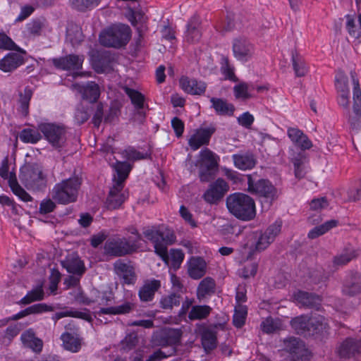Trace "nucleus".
Returning <instances> with one entry per match:
<instances>
[{"mask_svg": "<svg viewBox=\"0 0 361 361\" xmlns=\"http://www.w3.org/2000/svg\"><path fill=\"white\" fill-rule=\"evenodd\" d=\"M144 236L154 245V252L161 259L168 263L170 260L171 267L178 269L184 259L185 255L181 250L171 249L170 255L168 246L176 241V235L169 228L159 226L145 228Z\"/></svg>", "mask_w": 361, "mask_h": 361, "instance_id": "1", "label": "nucleus"}, {"mask_svg": "<svg viewBox=\"0 0 361 361\" xmlns=\"http://www.w3.org/2000/svg\"><path fill=\"white\" fill-rule=\"evenodd\" d=\"M120 153L126 161H116L114 164V171L117 175V178L114 176V209L121 207L128 197V192L123 190V188L125 181L133 168V164L129 161L151 159L150 152H141L132 147H128Z\"/></svg>", "mask_w": 361, "mask_h": 361, "instance_id": "2", "label": "nucleus"}, {"mask_svg": "<svg viewBox=\"0 0 361 361\" xmlns=\"http://www.w3.org/2000/svg\"><path fill=\"white\" fill-rule=\"evenodd\" d=\"M229 212L238 219L248 221L256 216L255 202L252 197L242 192H235L226 197Z\"/></svg>", "mask_w": 361, "mask_h": 361, "instance_id": "3", "label": "nucleus"}, {"mask_svg": "<svg viewBox=\"0 0 361 361\" xmlns=\"http://www.w3.org/2000/svg\"><path fill=\"white\" fill-rule=\"evenodd\" d=\"M247 190L257 197L263 210H269L279 197V190L267 179L255 181L251 175H247Z\"/></svg>", "mask_w": 361, "mask_h": 361, "instance_id": "4", "label": "nucleus"}, {"mask_svg": "<svg viewBox=\"0 0 361 361\" xmlns=\"http://www.w3.org/2000/svg\"><path fill=\"white\" fill-rule=\"evenodd\" d=\"M81 180L73 177L56 184L51 192V198L59 204H68L77 200Z\"/></svg>", "mask_w": 361, "mask_h": 361, "instance_id": "5", "label": "nucleus"}, {"mask_svg": "<svg viewBox=\"0 0 361 361\" xmlns=\"http://www.w3.org/2000/svg\"><path fill=\"white\" fill-rule=\"evenodd\" d=\"M20 179L28 190L41 191L46 188L47 180L42 167L37 163H26L20 169Z\"/></svg>", "mask_w": 361, "mask_h": 361, "instance_id": "6", "label": "nucleus"}, {"mask_svg": "<svg viewBox=\"0 0 361 361\" xmlns=\"http://www.w3.org/2000/svg\"><path fill=\"white\" fill-rule=\"evenodd\" d=\"M39 130L47 142L55 149L63 147L66 142L67 130L64 125L44 123L39 125Z\"/></svg>", "mask_w": 361, "mask_h": 361, "instance_id": "7", "label": "nucleus"}, {"mask_svg": "<svg viewBox=\"0 0 361 361\" xmlns=\"http://www.w3.org/2000/svg\"><path fill=\"white\" fill-rule=\"evenodd\" d=\"M350 76L353 85V106L352 113L349 108L347 109L348 123L352 130L357 132L361 128V90L356 73L351 71Z\"/></svg>", "mask_w": 361, "mask_h": 361, "instance_id": "8", "label": "nucleus"}, {"mask_svg": "<svg viewBox=\"0 0 361 361\" xmlns=\"http://www.w3.org/2000/svg\"><path fill=\"white\" fill-rule=\"evenodd\" d=\"M232 50L234 57L243 63L250 61L255 53L254 44L245 37L240 36L233 41Z\"/></svg>", "mask_w": 361, "mask_h": 361, "instance_id": "9", "label": "nucleus"}, {"mask_svg": "<svg viewBox=\"0 0 361 361\" xmlns=\"http://www.w3.org/2000/svg\"><path fill=\"white\" fill-rule=\"evenodd\" d=\"M335 88L337 92V102L345 109H348L350 104V88L347 75L341 70L336 72L334 80Z\"/></svg>", "mask_w": 361, "mask_h": 361, "instance_id": "10", "label": "nucleus"}, {"mask_svg": "<svg viewBox=\"0 0 361 361\" xmlns=\"http://www.w3.org/2000/svg\"><path fill=\"white\" fill-rule=\"evenodd\" d=\"M228 190V185L222 178H218L209 185L203 195L204 200L209 204H217Z\"/></svg>", "mask_w": 361, "mask_h": 361, "instance_id": "11", "label": "nucleus"}, {"mask_svg": "<svg viewBox=\"0 0 361 361\" xmlns=\"http://www.w3.org/2000/svg\"><path fill=\"white\" fill-rule=\"evenodd\" d=\"M92 64L94 70L99 73H106L112 70L113 60L109 51L99 50L91 56Z\"/></svg>", "mask_w": 361, "mask_h": 361, "instance_id": "12", "label": "nucleus"}, {"mask_svg": "<svg viewBox=\"0 0 361 361\" xmlns=\"http://www.w3.org/2000/svg\"><path fill=\"white\" fill-rule=\"evenodd\" d=\"M53 65L63 71H78L82 68L84 61L82 55L69 54L66 56L53 59Z\"/></svg>", "mask_w": 361, "mask_h": 361, "instance_id": "13", "label": "nucleus"}, {"mask_svg": "<svg viewBox=\"0 0 361 361\" xmlns=\"http://www.w3.org/2000/svg\"><path fill=\"white\" fill-rule=\"evenodd\" d=\"M343 295L354 297L361 293V274L356 271L349 272L343 283Z\"/></svg>", "mask_w": 361, "mask_h": 361, "instance_id": "14", "label": "nucleus"}, {"mask_svg": "<svg viewBox=\"0 0 361 361\" xmlns=\"http://www.w3.org/2000/svg\"><path fill=\"white\" fill-rule=\"evenodd\" d=\"M180 329H168L164 330L155 339V344L161 347H167L178 345L182 336Z\"/></svg>", "mask_w": 361, "mask_h": 361, "instance_id": "15", "label": "nucleus"}, {"mask_svg": "<svg viewBox=\"0 0 361 361\" xmlns=\"http://www.w3.org/2000/svg\"><path fill=\"white\" fill-rule=\"evenodd\" d=\"M219 326L214 325L213 327H207L204 324H197L196 332L201 335L202 343L206 350H213L216 346V331L215 329Z\"/></svg>", "mask_w": 361, "mask_h": 361, "instance_id": "16", "label": "nucleus"}, {"mask_svg": "<svg viewBox=\"0 0 361 361\" xmlns=\"http://www.w3.org/2000/svg\"><path fill=\"white\" fill-rule=\"evenodd\" d=\"M216 131L213 126L200 128L190 138L188 144L193 150H197L202 145H208L212 135Z\"/></svg>", "mask_w": 361, "mask_h": 361, "instance_id": "17", "label": "nucleus"}, {"mask_svg": "<svg viewBox=\"0 0 361 361\" xmlns=\"http://www.w3.org/2000/svg\"><path fill=\"white\" fill-rule=\"evenodd\" d=\"M123 89L130 99L131 103L135 109V116H137L140 118V122L142 123L146 116L145 112L143 111L145 96L137 90L127 86H123Z\"/></svg>", "mask_w": 361, "mask_h": 361, "instance_id": "18", "label": "nucleus"}, {"mask_svg": "<svg viewBox=\"0 0 361 361\" xmlns=\"http://www.w3.org/2000/svg\"><path fill=\"white\" fill-rule=\"evenodd\" d=\"M116 273L123 279L127 284H133L136 281V274L130 262L118 259L114 263Z\"/></svg>", "mask_w": 361, "mask_h": 361, "instance_id": "19", "label": "nucleus"}, {"mask_svg": "<svg viewBox=\"0 0 361 361\" xmlns=\"http://www.w3.org/2000/svg\"><path fill=\"white\" fill-rule=\"evenodd\" d=\"M132 31L129 25L114 24V49L125 48L131 39Z\"/></svg>", "mask_w": 361, "mask_h": 361, "instance_id": "20", "label": "nucleus"}, {"mask_svg": "<svg viewBox=\"0 0 361 361\" xmlns=\"http://www.w3.org/2000/svg\"><path fill=\"white\" fill-rule=\"evenodd\" d=\"M338 353L341 357L350 358L361 355V340L348 338L340 345Z\"/></svg>", "mask_w": 361, "mask_h": 361, "instance_id": "21", "label": "nucleus"}, {"mask_svg": "<svg viewBox=\"0 0 361 361\" xmlns=\"http://www.w3.org/2000/svg\"><path fill=\"white\" fill-rule=\"evenodd\" d=\"M161 281L152 279L145 280L140 287L138 295L142 302H150L154 299L155 293L161 288Z\"/></svg>", "mask_w": 361, "mask_h": 361, "instance_id": "22", "label": "nucleus"}, {"mask_svg": "<svg viewBox=\"0 0 361 361\" xmlns=\"http://www.w3.org/2000/svg\"><path fill=\"white\" fill-rule=\"evenodd\" d=\"M74 86L81 94L82 99L91 104L96 103L100 96L99 87L94 82H88L83 85H75Z\"/></svg>", "mask_w": 361, "mask_h": 361, "instance_id": "23", "label": "nucleus"}, {"mask_svg": "<svg viewBox=\"0 0 361 361\" xmlns=\"http://www.w3.org/2000/svg\"><path fill=\"white\" fill-rule=\"evenodd\" d=\"M207 271V263L200 257H192L188 262V274L192 279H200Z\"/></svg>", "mask_w": 361, "mask_h": 361, "instance_id": "24", "label": "nucleus"}, {"mask_svg": "<svg viewBox=\"0 0 361 361\" xmlns=\"http://www.w3.org/2000/svg\"><path fill=\"white\" fill-rule=\"evenodd\" d=\"M61 265L70 274L81 276L85 271L84 262L78 255L73 253L61 262Z\"/></svg>", "mask_w": 361, "mask_h": 361, "instance_id": "25", "label": "nucleus"}, {"mask_svg": "<svg viewBox=\"0 0 361 361\" xmlns=\"http://www.w3.org/2000/svg\"><path fill=\"white\" fill-rule=\"evenodd\" d=\"M24 63L23 56L19 53L11 52L0 60V70L11 72Z\"/></svg>", "mask_w": 361, "mask_h": 361, "instance_id": "26", "label": "nucleus"}, {"mask_svg": "<svg viewBox=\"0 0 361 361\" xmlns=\"http://www.w3.org/2000/svg\"><path fill=\"white\" fill-rule=\"evenodd\" d=\"M180 85L185 92L190 94H204L207 87L205 82L188 77H182L180 79Z\"/></svg>", "mask_w": 361, "mask_h": 361, "instance_id": "27", "label": "nucleus"}, {"mask_svg": "<svg viewBox=\"0 0 361 361\" xmlns=\"http://www.w3.org/2000/svg\"><path fill=\"white\" fill-rule=\"evenodd\" d=\"M137 240L133 238L114 239V256H123L131 254L137 250Z\"/></svg>", "mask_w": 361, "mask_h": 361, "instance_id": "28", "label": "nucleus"}, {"mask_svg": "<svg viewBox=\"0 0 361 361\" xmlns=\"http://www.w3.org/2000/svg\"><path fill=\"white\" fill-rule=\"evenodd\" d=\"M287 134L290 140L302 151L309 149L312 143L308 137L300 129L289 128Z\"/></svg>", "mask_w": 361, "mask_h": 361, "instance_id": "29", "label": "nucleus"}, {"mask_svg": "<svg viewBox=\"0 0 361 361\" xmlns=\"http://www.w3.org/2000/svg\"><path fill=\"white\" fill-rule=\"evenodd\" d=\"M295 299L304 307L317 310L319 309L322 302V299L318 295L301 290L295 294Z\"/></svg>", "mask_w": 361, "mask_h": 361, "instance_id": "30", "label": "nucleus"}, {"mask_svg": "<svg viewBox=\"0 0 361 361\" xmlns=\"http://www.w3.org/2000/svg\"><path fill=\"white\" fill-rule=\"evenodd\" d=\"M283 350L292 355L293 359L303 356L305 345L303 342L295 337H290L283 341Z\"/></svg>", "mask_w": 361, "mask_h": 361, "instance_id": "31", "label": "nucleus"}, {"mask_svg": "<svg viewBox=\"0 0 361 361\" xmlns=\"http://www.w3.org/2000/svg\"><path fill=\"white\" fill-rule=\"evenodd\" d=\"M234 166L240 170L251 169L256 164V159L251 152L235 154L232 155Z\"/></svg>", "mask_w": 361, "mask_h": 361, "instance_id": "32", "label": "nucleus"}, {"mask_svg": "<svg viewBox=\"0 0 361 361\" xmlns=\"http://www.w3.org/2000/svg\"><path fill=\"white\" fill-rule=\"evenodd\" d=\"M63 347L71 353H78L81 348L82 338L76 333L64 332L61 336Z\"/></svg>", "mask_w": 361, "mask_h": 361, "instance_id": "33", "label": "nucleus"}, {"mask_svg": "<svg viewBox=\"0 0 361 361\" xmlns=\"http://www.w3.org/2000/svg\"><path fill=\"white\" fill-rule=\"evenodd\" d=\"M20 339L25 347L30 348L35 353H40L42 350V341L36 337L34 331L29 329L21 334Z\"/></svg>", "mask_w": 361, "mask_h": 361, "instance_id": "34", "label": "nucleus"}, {"mask_svg": "<svg viewBox=\"0 0 361 361\" xmlns=\"http://www.w3.org/2000/svg\"><path fill=\"white\" fill-rule=\"evenodd\" d=\"M308 335H317L326 332L328 328L326 319L321 315H314L309 318Z\"/></svg>", "mask_w": 361, "mask_h": 361, "instance_id": "35", "label": "nucleus"}, {"mask_svg": "<svg viewBox=\"0 0 361 361\" xmlns=\"http://www.w3.org/2000/svg\"><path fill=\"white\" fill-rule=\"evenodd\" d=\"M212 107L215 112L221 116H232L235 111L234 106L221 98L212 97L210 99Z\"/></svg>", "mask_w": 361, "mask_h": 361, "instance_id": "36", "label": "nucleus"}, {"mask_svg": "<svg viewBox=\"0 0 361 361\" xmlns=\"http://www.w3.org/2000/svg\"><path fill=\"white\" fill-rule=\"evenodd\" d=\"M108 235L105 231H101L93 235L90 238V245L96 248L104 241L106 240L104 245V254L107 256H113V240L107 239Z\"/></svg>", "mask_w": 361, "mask_h": 361, "instance_id": "37", "label": "nucleus"}, {"mask_svg": "<svg viewBox=\"0 0 361 361\" xmlns=\"http://www.w3.org/2000/svg\"><path fill=\"white\" fill-rule=\"evenodd\" d=\"M200 23L197 18H192L187 24V30L185 35V40L189 43H195L201 38L199 29Z\"/></svg>", "mask_w": 361, "mask_h": 361, "instance_id": "38", "label": "nucleus"}, {"mask_svg": "<svg viewBox=\"0 0 361 361\" xmlns=\"http://www.w3.org/2000/svg\"><path fill=\"white\" fill-rule=\"evenodd\" d=\"M219 157L210 149L206 148L200 152V166L216 170Z\"/></svg>", "mask_w": 361, "mask_h": 361, "instance_id": "39", "label": "nucleus"}, {"mask_svg": "<svg viewBox=\"0 0 361 361\" xmlns=\"http://www.w3.org/2000/svg\"><path fill=\"white\" fill-rule=\"evenodd\" d=\"M357 255L356 250L353 247H345L342 252L334 257V265L335 267L344 266L355 259Z\"/></svg>", "mask_w": 361, "mask_h": 361, "instance_id": "40", "label": "nucleus"}, {"mask_svg": "<svg viewBox=\"0 0 361 361\" xmlns=\"http://www.w3.org/2000/svg\"><path fill=\"white\" fill-rule=\"evenodd\" d=\"M215 281L211 277H206L200 283L197 295L199 300L204 298L207 295H209L215 291Z\"/></svg>", "mask_w": 361, "mask_h": 361, "instance_id": "41", "label": "nucleus"}, {"mask_svg": "<svg viewBox=\"0 0 361 361\" xmlns=\"http://www.w3.org/2000/svg\"><path fill=\"white\" fill-rule=\"evenodd\" d=\"M52 307L47 305L46 304L39 303L30 306L23 311L13 316L14 319H19L28 314H38L44 312L51 311Z\"/></svg>", "mask_w": 361, "mask_h": 361, "instance_id": "42", "label": "nucleus"}, {"mask_svg": "<svg viewBox=\"0 0 361 361\" xmlns=\"http://www.w3.org/2000/svg\"><path fill=\"white\" fill-rule=\"evenodd\" d=\"M292 63L293 68L297 77H303L307 74L308 69L305 62L303 58L297 52H292Z\"/></svg>", "mask_w": 361, "mask_h": 361, "instance_id": "43", "label": "nucleus"}, {"mask_svg": "<svg viewBox=\"0 0 361 361\" xmlns=\"http://www.w3.org/2000/svg\"><path fill=\"white\" fill-rule=\"evenodd\" d=\"M212 308L208 305H194L188 313L190 320L204 319L210 314Z\"/></svg>", "mask_w": 361, "mask_h": 361, "instance_id": "44", "label": "nucleus"}, {"mask_svg": "<svg viewBox=\"0 0 361 361\" xmlns=\"http://www.w3.org/2000/svg\"><path fill=\"white\" fill-rule=\"evenodd\" d=\"M291 326L298 334L308 335L309 318L306 316H300L293 319Z\"/></svg>", "mask_w": 361, "mask_h": 361, "instance_id": "45", "label": "nucleus"}, {"mask_svg": "<svg viewBox=\"0 0 361 361\" xmlns=\"http://www.w3.org/2000/svg\"><path fill=\"white\" fill-rule=\"evenodd\" d=\"M338 221L336 220H330L324 224L316 226L308 233V237L311 239L316 238L329 231L331 228L337 226Z\"/></svg>", "mask_w": 361, "mask_h": 361, "instance_id": "46", "label": "nucleus"}, {"mask_svg": "<svg viewBox=\"0 0 361 361\" xmlns=\"http://www.w3.org/2000/svg\"><path fill=\"white\" fill-rule=\"evenodd\" d=\"M65 317H72L75 318L82 319L87 321H91L92 317L88 312L76 311V310H66L63 312H56L53 317L52 319L55 322Z\"/></svg>", "mask_w": 361, "mask_h": 361, "instance_id": "47", "label": "nucleus"}, {"mask_svg": "<svg viewBox=\"0 0 361 361\" xmlns=\"http://www.w3.org/2000/svg\"><path fill=\"white\" fill-rule=\"evenodd\" d=\"M19 137L25 143L35 144L41 140L42 136L38 130L25 128L20 133Z\"/></svg>", "mask_w": 361, "mask_h": 361, "instance_id": "48", "label": "nucleus"}, {"mask_svg": "<svg viewBox=\"0 0 361 361\" xmlns=\"http://www.w3.org/2000/svg\"><path fill=\"white\" fill-rule=\"evenodd\" d=\"M180 295L176 293H171L168 295L163 296L159 302L160 307L162 309H172L173 307L179 306L180 303Z\"/></svg>", "mask_w": 361, "mask_h": 361, "instance_id": "49", "label": "nucleus"}, {"mask_svg": "<svg viewBox=\"0 0 361 361\" xmlns=\"http://www.w3.org/2000/svg\"><path fill=\"white\" fill-rule=\"evenodd\" d=\"M221 72L224 75L225 79L231 81H236L237 78L234 73V68L231 65L227 56H223L221 59Z\"/></svg>", "mask_w": 361, "mask_h": 361, "instance_id": "50", "label": "nucleus"}, {"mask_svg": "<svg viewBox=\"0 0 361 361\" xmlns=\"http://www.w3.org/2000/svg\"><path fill=\"white\" fill-rule=\"evenodd\" d=\"M247 316V307L243 305H237L235 307V313L233 317V325L237 328L242 327L245 322Z\"/></svg>", "mask_w": 361, "mask_h": 361, "instance_id": "51", "label": "nucleus"}, {"mask_svg": "<svg viewBox=\"0 0 361 361\" xmlns=\"http://www.w3.org/2000/svg\"><path fill=\"white\" fill-rule=\"evenodd\" d=\"M44 26V20L35 19L26 25V32L30 36H39Z\"/></svg>", "mask_w": 361, "mask_h": 361, "instance_id": "52", "label": "nucleus"}, {"mask_svg": "<svg viewBox=\"0 0 361 361\" xmlns=\"http://www.w3.org/2000/svg\"><path fill=\"white\" fill-rule=\"evenodd\" d=\"M67 39L73 46L79 44L83 41V35L81 29L77 25H71L67 30Z\"/></svg>", "mask_w": 361, "mask_h": 361, "instance_id": "53", "label": "nucleus"}, {"mask_svg": "<svg viewBox=\"0 0 361 361\" xmlns=\"http://www.w3.org/2000/svg\"><path fill=\"white\" fill-rule=\"evenodd\" d=\"M44 298V291L42 286H39L35 289L28 292L27 294L21 299L23 304L27 305L36 300H41Z\"/></svg>", "mask_w": 361, "mask_h": 361, "instance_id": "54", "label": "nucleus"}, {"mask_svg": "<svg viewBox=\"0 0 361 361\" xmlns=\"http://www.w3.org/2000/svg\"><path fill=\"white\" fill-rule=\"evenodd\" d=\"M32 92L30 90H25L24 94H20L19 108L18 111H20L23 116H26L29 111V104L31 99Z\"/></svg>", "mask_w": 361, "mask_h": 361, "instance_id": "55", "label": "nucleus"}, {"mask_svg": "<svg viewBox=\"0 0 361 361\" xmlns=\"http://www.w3.org/2000/svg\"><path fill=\"white\" fill-rule=\"evenodd\" d=\"M99 0H71V4L78 11H85L98 5Z\"/></svg>", "mask_w": 361, "mask_h": 361, "instance_id": "56", "label": "nucleus"}, {"mask_svg": "<svg viewBox=\"0 0 361 361\" xmlns=\"http://www.w3.org/2000/svg\"><path fill=\"white\" fill-rule=\"evenodd\" d=\"M99 42L103 47H113V27L109 26L106 29L103 30L99 37Z\"/></svg>", "mask_w": 361, "mask_h": 361, "instance_id": "57", "label": "nucleus"}, {"mask_svg": "<svg viewBox=\"0 0 361 361\" xmlns=\"http://www.w3.org/2000/svg\"><path fill=\"white\" fill-rule=\"evenodd\" d=\"M346 28L349 35L355 39H358L361 35L360 27L355 24V19L351 16H346Z\"/></svg>", "mask_w": 361, "mask_h": 361, "instance_id": "58", "label": "nucleus"}, {"mask_svg": "<svg viewBox=\"0 0 361 361\" xmlns=\"http://www.w3.org/2000/svg\"><path fill=\"white\" fill-rule=\"evenodd\" d=\"M104 118V104L98 102L94 104V112L92 122L94 127L99 128Z\"/></svg>", "mask_w": 361, "mask_h": 361, "instance_id": "59", "label": "nucleus"}, {"mask_svg": "<svg viewBox=\"0 0 361 361\" xmlns=\"http://www.w3.org/2000/svg\"><path fill=\"white\" fill-rule=\"evenodd\" d=\"M90 118L87 109L82 105L80 104L77 106L74 115L75 121L77 124L81 125L86 122Z\"/></svg>", "mask_w": 361, "mask_h": 361, "instance_id": "60", "label": "nucleus"}, {"mask_svg": "<svg viewBox=\"0 0 361 361\" xmlns=\"http://www.w3.org/2000/svg\"><path fill=\"white\" fill-rule=\"evenodd\" d=\"M289 158L290 161L293 164L294 168H297L298 166H302L306 157L302 150L296 152L294 149H290L289 152Z\"/></svg>", "mask_w": 361, "mask_h": 361, "instance_id": "61", "label": "nucleus"}, {"mask_svg": "<svg viewBox=\"0 0 361 361\" xmlns=\"http://www.w3.org/2000/svg\"><path fill=\"white\" fill-rule=\"evenodd\" d=\"M18 47L15 42L4 32H0V49L16 50Z\"/></svg>", "mask_w": 361, "mask_h": 361, "instance_id": "62", "label": "nucleus"}, {"mask_svg": "<svg viewBox=\"0 0 361 361\" xmlns=\"http://www.w3.org/2000/svg\"><path fill=\"white\" fill-rule=\"evenodd\" d=\"M53 200H52V198L43 200L39 204V213L42 214H47L52 212L56 207V205Z\"/></svg>", "mask_w": 361, "mask_h": 361, "instance_id": "63", "label": "nucleus"}, {"mask_svg": "<svg viewBox=\"0 0 361 361\" xmlns=\"http://www.w3.org/2000/svg\"><path fill=\"white\" fill-rule=\"evenodd\" d=\"M138 343V337L137 334L130 333L128 334L122 341V345L125 350H131Z\"/></svg>", "mask_w": 361, "mask_h": 361, "instance_id": "64", "label": "nucleus"}]
</instances>
